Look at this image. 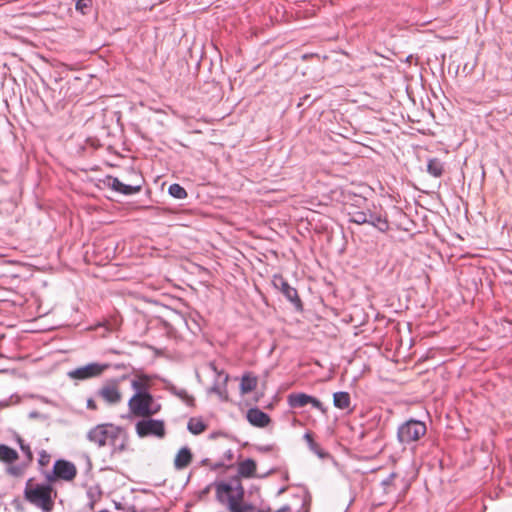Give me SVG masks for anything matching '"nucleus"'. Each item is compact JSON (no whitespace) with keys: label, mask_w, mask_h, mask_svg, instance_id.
Returning <instances> with one entry per match:
<instances>
[{"label":"nucleus","mask_w":512,"mask_h":512,"mask_svg":"<svg viewBox=\"0 0 512 512\" xmlns=\"http://www.w3.org/2000/svg\"><path fill=\"white\" fill-rule=\"evenodd\" d=\"M86 438L98 448L110 446V455L112 457L123 453L128 447L126 431L122 427L111 423L98 424L92 427L87 432Z\"/></svg>","instance_id":"nucleus-1"},{"label":"nucleus","mask_w":512,"mask_h":512,"mask_svg":"<svg viewBox=\"0 0 512 512\" xmlns=\"http://www.w3.org/2000/svg\"><path fill=\"white\" fill-rule=\"evenodd\" d=\"M128 408L134 416L151 417L158 413L160 405L154 406V399L151 394L133 395L128 401Z\"/></svg>","instance_id":"nucleus-4"},{"label":"nucleus","mask_w":512,"mask_h":512,"mask_svg":"<svg viewBox=\"0 0 512 512\" xmlns=\"http://www.w3.org/2000/svg\"><path fill=\"white\" fill-rule=\"evenodd\" d=\"M272 284L294 305L296 310H302L303 306L297 290L290 286L282 275L275 274L272 279Z\"/></svg>","instance_id":"nucleus-9"},{"label":"nucleus","mask_w":512,"mask_h":512,"mask_svg":"<svg viewBox=\"0 0 512 512\" xmlns=\"http://www.w3.org/2000/svg\"><path fill=\"white\" fill-rule=\"evenodd\" d=\"M24 470V467L22 466H11L8 468V473L13 476H20L22 475Z\"/></svg>","instance_id":"nucleus-32"},{"label":"nucleus","mask_w":512,"mask_h":512,"mask_svg":"<svg viewBox=\"0 0 512 512\" xmlns=\"http://www.w3.org/2000/svg\"><path fill=\"white\" fill-rule=\"evenodd\" d=\"M427 431L424 422L410 419L398 427L397 439L403 445L418 441Z\"/></svg>","instance_id":"nucleus-3"},{"label":"nucleus","mask_w":512,"mask_h":512,"mask_svg":"<svg viewBox=\"0 0 512 512\" xmlns=\"http://www.w3.org/2000/svg\"><path fill=\"white\" fill-rule=\"evenodd\" d=\"M297 512H308L305 501H302L301 509H299Z\"/></svg>","instance_id":"nucleus-39"},{"label":"nucleus","mask_w":512,"mask_h":512,"mask_svg":"<svg viewBox=\"0 0 512 512\" xmlns=\"http://www.w3.org/2000/svg\"><path fill=\"white\" fill-rule=\"evenodd\" d=\"M91 7L92 0H77L75 4V9L82 15L88 14Z\"/></svg>","instance_id":"nucleus-28"},{"label":"nucleus","mask_w":512,"mask_h":512,"mask_svg":"<svg viewBox=\"0 0 512 512\" xmlns=\"http://www.w3.org/2000/svg\"><path fill=\"white\" fill-rule=\"evenodd\" d=\"M275 512H291V507L289 505H283L281 508H279Z\"/></svg>","instance_id":"nucleus-38"},{"label":"nucleus","mask_w":512,"mask_h":512,"mask_svg":"<svg viewBox=\"0 0 512 512\" xmlns=\"http://www.w3.org/2000/svg\"><path fill=\"white\" fill-rule=\"evenodd\" d=\"M187 429L194 435H199L206 429V424L199 418H191L188 421Z\"/></svg>","instance_id":"nucleus-24"},{"label":"nucleus","mask_w":512,"mask_h":512,"mask_svg":"<svg viewBox=\"0 0 512 512\" xmlns=\"http://www.w3.org/2000/svg\"><path fill=\"white\" fill-rule=\"evenodd\" d=\"M47 479H48V480H52V479H53V477H51L50 475H47Z\"/></svg>","instance_id":"nucleus-40"},{"label":"nucleus","mask_w":512,"mask_h":512,"mask_svg":"<svg viewBox=\"0 0 512 512\" xmlns=\"http://www.w3.org/2000/svg\"><path fill=\"white\" fill-rule=\"evenodd\" d=\"M52 488L48 484H37L34 487L25 488V498L32 504L41 507L44 511H50Z\"/></svg>","instance_id":"nucleus-5"},{"label":"nucleus","mask_w":512,"mask_h":512,"mask_svg":"<svg viewBox=\"0 0 512 512\" xmlns=\"http://www.w3.org/2000/svg\"><path fill=\"white\" fill-rule=\"evenodd\" d=\"M168 193L173 198H176V199H179V200L184 199V198L187 197L186 190L180 184H177V183H173V184H171L169 186Z\"/></svg>","instance_id":"nucleus-26"},{"label":"nucleus","mask_w":512,"mask_h":512,"mask_svg":"<svg viewBox=\"0 0 512 512\" xmlns=\"http://www.w3.org/2000/svg\"><path fill=\"white\" fill-rule=\"evenodd\" d=\"M366 215H367V222H366V224L371 225L373 220H374V218L376 217L377 213L372 212L370 209H367Z\"/></svg>","instance_id":"nucleus-34"},{"label":"nucleus","mask_w":512,"mask_h":512,"mask_svg":"<svg viewBox=\"0 0 512 512\" xmlns=\"http://www.w3.org/2000/svg\"><path fill=\"white\" fill-rule=\"evenodd\" d=\"M443 163L438 158L429 159L427 164V172L433 177H441L443 174Z\"/></svg>","instance_id":"nucleus-22"},{"label":"nucleus","mask_w":512,"mask_h":512,"mask_svg":"<svg viewBox=\"0 0 512 512\" xmlns=\"http://www.w3.org/2000/svg\"><path fill=\"white\" fill-rule=\"evenodd\" d=\"M371 226H373L380 232H387L389 230V222L386 215L382 213H377Z\"/></svg>","instance_id":"nucleus-25"},{"label":"nucleus","mask_w":512,"mask_h":512,"mask_svg":"<svg viewBox=\"0 0 512 512\" xmlns=\"http://www.w3.org/2000/svg\"><path fill=\"white\" fill-rule=\"evenodd\" d=\"M17 459L18 453L16 450L10 448L5 444H0V461L10 464Z\"/></svg>","instance_id":"nucleus-21"},{"label":"nucleus","mask_w":512,"mask_h":512,"mask_svg":"<svg viewBox=\"0 0 512 512\" xmlns=\"http://www.w3.org/2000/svg\"><path fill=\"white\" fill-rule=\"evenodd\" d=\"M202 463H203L204 465H209V466H210V469H211V470H213V471H216V470H218V469H220V468L225 467L224 462H221V461H220V462H215V463L210 464V463H209V459H204V460L202 461Z\"/></svg>","instance_id":"nucleus-30"},{"label":"nucleus","mask_w":512,"mask_h":512,"mask_svg":"<svg viewBox=\"0 0 512 512\" xmlns=\"http://www.w3.org/2000/svg\"><path fill=\"white\" fill-rule=\"evenodd\" d=\"M308 447L310 451H312L314 454H316L319 458L324 459L328 456V453L325 452L321 446L316 443L314 440L308 444Z\"/></svg>","instance_id":"nucleus-29"},{"label":"nucleus","mask_w":512,"mask_h":512,"mask_svg":"<svg viewBox=\"0 0 512 512\" xmlns=\"http://www.w3.org/2000/svg\"><path fill=\"white\" fill-rule=\"evenodd\" d=\"M233 457H234V453L231 449H228L225 453H224V458L227 460V461H232L233 460Z\"/></svg>","instance_id":"nucleus-36"},{"label":"nucleus","mask_w":512,"mask_h":512,"mask_svg":"<svg viewBox=\"0 0 512 512\" xmlns=\"http://www.w3.org/2000/svg\"><path fill=\"white\" fill-rule=\"evenodd\" d=\"M396 474L395 473H391L390 475H388L385 479L382 480V485L383 486H389L392 484L394 478H395Z\"/></svg>","instance_id":"nucleus-33"},{"label":"nucleus","mask_w":512,"mask_h":512,"mask_svg":"<svg viewBox=\"0 0 512 512\" xmlns=\"http://www.w3.org/2000/svg\"><path fill=\"white\" fill-rule=\"evenodd\" d=\"M257 387V378L254 376H250L249 374H244L241 378L240 390L242 394H248L255 390Z\"/></svg>","instance_id":"nucleus-20"},{"label":"nucleus","mask_w":512,"mask_h":512,"mask_svg":"<svg viewBox=\"0 0 512 512\" xmlns=\"http://www.w3.org/2000/svg\"><path fill=\"white\" fill-rule=\"evenodd\" d=\"M107 185L112 190L123 195H132L141 190V185H128L121 182L117 177H107Z\"/></svg>","instance_id":"nucleus-12"},{"label":"nucleus","mask_w":512,"mask_h":512,"mask_svg":"<svg viewBox=\"0 0 512 512\" xmlns=\"http://www.w3.org/2000/svg\"><path fill=\"white\" fill-rule=\"evenodd\" d=\"M96 396L111 406L120 403L122 400V394L119 389V379H111L106 381L97 390Z\"/></svg>","instance_id":"nucleus-8"},{"label":"nucleus","mask_w":512,"mask_h":512,"mask_svg":"<svg viewBox=\"0 0 512 512\" xmlns=\"http://www.w3.org/2000/svg\"><path fill=\"white\" fill-rule=\"evenodd\" d=\"M108 367L109 364L93 362L77 367L69 371L67 375L70 379L83 381L100 376Z\"/></svg>","instance_id":"nucleus-7"},{"label":"nucleus","mask_w":512,"mask_h":512,"mask_svg":"<svg viewBox=\"0 0 512 512\" xmlns=\"http://www.w3.org/2000/svg\"><path fill=\"white\" fill-rule=\"evenodd\" d=\"M49 460H50V455L45 450H42L40 453L39 460H38L39 464L41 466H45L49 463Z\"/></svg>","instance_id":"nucleus-31"},{"label":"nucleus","mask_w":512,"mask_h":512,"mask_svg":"<svg viewBox=\"0 0 512 512\" xmlns=\"http://www.w3.org/2000/svg\"><path fill=\"white\" fill-rule=\"evenodd\" d=\"M246 417L255 427L264 428L270 423L269 415L256 407L248 409Z\"/></svg>","instance_id":"nucleus-13"},{"label":"nucleus","mask_w":512,"mask_h":512,"mask_svg":"<svg viewBox=\"0 0 512 512\" xmlns=\"http://www.w3.org/2000/svg\"><path fill=\"white\" fill-rule=\"evenodd\" d=\"M144 419L138 421L135 425V430L140 438L144 437H157L163 438L165 436V424L163 420L152 419L150 417H143Z\"/></svg>","instance_id":"nucleus-6"},{"label":"nucleus","mask_w":512,"mask_h":512,"mask_svg":"<svg viewBox=\"0 0 512 512\" xmlns=\"http://www.w3.org/2000/svg\"><path fill=\"white\" fill-rule=\"evenodd\" d=\"M192 461V453L188 447H182L174 459V467L177 470L186 468Z\"/></svg>","instance_id":"nucleus-15"},{"label":"nucleus","mask_w":512,"mask_h":512,"mask_svg":"<svg viewBox=\"0 0 512 512\" xmlns=\"http://www.w3.org/2000/svg\"><path fill=\"white\" fill-rule=\"evenodd\" d=\"M148 381H149V378L146 375H142V376L132 379L131 387L134 391L133 395L151 394L149 392Z\"/></svg>","instance_id":"nucleus-16"},{"label":"nucleus","mask_w":512,"mask_h":512,"mask_svg":"<svg viewBox=\"0 0 512 512\" xmlns=\"http://www.w3.org/2000/svg\"><path fill=\"white\" fill-rule=\"evenodd\" d=\"M16 441L26 457L27 464L31 463L33 461V453L30 446L25 444L24 440L19 435L16 436Z\"/></svg>","instance_id":"nucleus-27"},{"label":"nucleus","mask_w":512,"mask_h":512,"mask_svg":"<svg viewBox=\"0 0 512 512\" xmlns=\"http://www.w3.org/2000/svg\"><path fill=\"white\" fill-rule=\"evenodd\" d=\"M256 473V462L253 459H246L238 465V475L244 478H252Z\"/></svg>","instance_id":"nucleus-17"},{"label":"nucleus","mask_w":512,"mask_h":512,"mask_svg":"<svg viewBox=\"0 0 512 512\" xmlns=\"http://www.w3.org/2000/svg\"><path fill=\"white\" fill-rule=\"evenodd\" d=\"M87 408L90 410H97L98 407L94 399L89 398L87 400Z\"/></svg>","instance_id":"nucleus-35"},{"label":"nucleus","mask_w":512,"mask_h":512,"mask_svg":"<svg viewBox=\"0 0 512 512\" xmlns=\"http://www.w3.org/2000/svg\"><path fill=\"white\" fill-rule=\"evenodd\" d=\"M211 367H212L213 371L218 374V376H223L222 386L219 384H214L213 387L211 388V392L217 394L222 401H227L228 394H227L226 384L229 380V375L224 373L223 371H218L216 366L213 364L211 365Z\"/></svg>","instance_id":"nucleus-14"},{"label":"nucleus","mask_w":512,"mask_h":512,"mask_svg":"<svg viewBox=\"0 0 512 512\" xmlns=\"http://www.w3.org/2000/svg\"><path fill=\"white\" fill-rule=\"evenodd\" d=\"M287 402L291 408H302L307 404H311L315 409L319 410L322 414L327 413L326 407L317 398L306 393H291L287 397Z\"/></svg>","instance_id":"nucleus-10"},{"label":"nucleus","mask_w":512,"mask_h":512,"mask_svg":"<svg viewBox=\"0 0 512 512\" xmlns=\"http://www.w3.org/2000/svg\"><path fill=\"white\" fill-rule=\"evenodd\" d=\"M53 473L59 479L71 481L75 478L77 469L72 462L60 459L54 463Z\"/></svg>","instance_id":"nucleus-11"},{"label":"nucleus","mask_w":512,"mask_h":512,"mask_svg":"<svg viewBox=\"0 0 512 512\" xmlns=\"http://www.w3.org/2000/svg\"><path fill=\"white\" fill-rule=\"evenodd\" d=\"M258 512H260V511H258Z\"/></svg>","instance_id":"nucleus-41"},{"label":"nucleus","mask_w":512,"mask_h":512,"mask_svg":"<svg viewBox=\"0 0 512 512\" xmlns=\"http://www.w3.org/2000/svg\"><path fill=\"white\" fill-rule=\"evenodd\" d=\"M213 486L216 491V499L227 505L229 512H254L255 508L250 503H243L244 488L238 476L229 481H215Z\"/></svg>","instance_id":"nucleus-2"},{"label":"nucleus","mask_w":512,"mask_h":512,"mask_svg":"<svg viewBox=\"0 0 512 512\" xmlns=\"http://www.w3.org/2000/svg\"><path fill=\"white\" fill-rule=\"evenodd\" d=\"M333 405L341 410L349 409L351 405V397L348 392L338 391L333 394Z\"/></svg>","instance_id":"nucleus-19"},{"label":"nucleus","mask_w":512,"mask_h":512,"mask_svg":"<svg viewBox=\"0 0 512 512\" xmlns=\"http://www.w3.org/2000/svg\"><path fill=\"white\" fill-rule=\"evenodd\" d=\"M166 390L173 394L174 396L181 399L188 406H192L194 402V398L188 394V392L184 388H178L177 386L169 383L166 385Z\"/></svg>","instance_id":"nucleus-18"},{"label":"nucleus","mask_w":512,"mask_h":512,"mask_svg":"<svg viewBox=\"0 0 512 512\" xmlns=\"http://www.w3.org/2000/svg\"><path fill=\"white\" fill-rule=\"evenodd\" d=\"M304 440L306 441L307 445L312 442L313 439V435L310 433V432H306L303 436Z\"/></svg>","instance_id":"nucleus-37"},{"label":"nucleus","mask_w":512,"mask_h":512,"mask_svg":"<svg viewBox=\"0 0 512 512\" xmlns=\"http://www.w3.org/2000/svg\"><path fill=\"white\" fill-rule=\"evenodd\" d=\"M367 209L361 210L358 208H352L348 212L349 221L358 225L366 224L367 222Z\"/></svg>","instance_id":"nucleus-23"}]
</instances>
